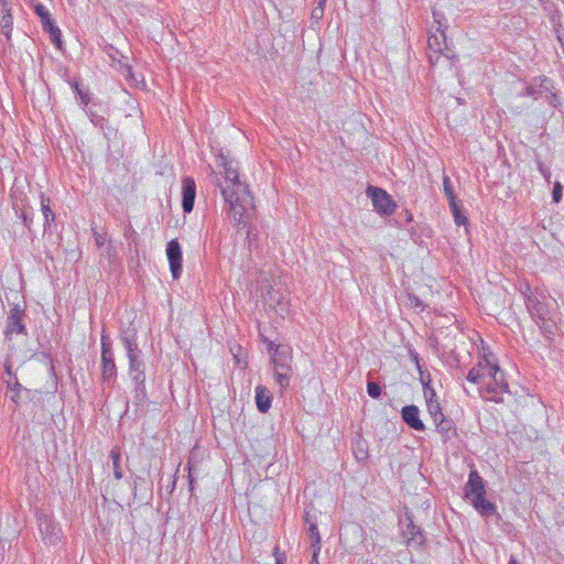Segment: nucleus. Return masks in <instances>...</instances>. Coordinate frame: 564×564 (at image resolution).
Wrapping results in <instances>:
<instances>
[{
	"label": "nucleus",
	"mask_w": 564,
	"mask_h": 564,
	"mask_svg": "<svg viewBox=\"0 0 564 564\" xmlns=\"http://www.w3.org/2000/svg\"><path fill=\"white\" fill-rule=\"evenodd\" d=\"M217 166L223 167V172L213 171V174L225 200L226 213L235 225L245 227L254 213L253 196L248 185L240 181L237 163L232 159L220 153Z\"/></svg>",
	"instance_id": "f257e3e1"
},
{
	"label": "nucleus",
	"mask_w": 564,
	"mask_h": 564,
	"mask_svg": "<svg viewBox=\"0 0 564 564\" xmlns=\"http://www.w3.org/2000/svg\"><path fill=\"white\" fill-rule=\"evenodd\" d=\"M434 23L437 24L436 32L431 33L427 39V56L433 67L442 66L452 69L454 65V51L448 46L445 36V28L442 23V13L433 12Z\"/></svg>",
	"instance_id": "f03ea898"
},
{
	"label": "nucleus",
	"mask_w": 564,
	"mask_h": 564,
	"mask_svg": "<svg viewBox=\"0 0 564 564\" xmlns=\"http://www.w3.org/2000/svg\"><path fill=\"white\" fill-rule=\"evenodd\" d=\"M486 490L482 478L476 470H471L467 484L465 485L464 496L473 507L484 517L494 514V503L485 499Z\"/></svg>",
	"instance_id": "7ed1b4c3"
},
{
	"label": "nucleus",
	"mask_w": 564,
	"mask_h": 564,
	"mask_svg": "<svg viewBox=\"0 0 564 564\" xmlns=\"http://www.w3.org/2000/svg\"><path fill=\"white\" fill-rule=\"evenodd\" d=\"M467 380L478 386L477 391L484 400H494V364L486 355L484 361H479L476 367L469 370Z\"/></svg>",
	"instance_id": "20e7f679"
},
{
	"label": "nucleus",
	"mask_w": 564,
	"mask_h": 564,
	"mask_svg": "<svg viewBox=\"0 0 564 564\" xmlns=\"http://www.w3.org/2000/svg\"><path fill=\"white\" fill-rule=\"evenodd\" d=\"M101 356H100V370L101 380L104 383H113L117 379V366L115 362V355L112 350V343L105 330L101 333Z\"/></svg>",
	"instance_id": "39448f33"
},
{
	"label": "nucleus",
	"mask_w": 564,
	"mask_h": 564,
	"mask_svg": "<svg viewBox=\"0 0 564 564\" xmlns=\"http://www.w3.org/2000/svg\"><path fill=\"white\" fill-rule=\"evenodd\" d=\"M401 535L408 547L419 549L425 544V532L416 525L413 521V516L410 512L404 513V518L400 519Z\"/></svg>",
	"instance_id": "423d86ee"
},
{
	"label": "nucleus",
	"mask_w": 564,
	"mask_h": 564,
	"mask_svg": "<svg viewBox=\"0 0 564 564\" xmlns=\"http://www.w3.org/2000/svg\"><path fill=\"white\" fill-rule=\"evenodd\" d=\"M145 364L142 357H131L129 359V377L134 383V399L138 402H144L147 399L145 389Z\"/></svg>",
	"instance_id": "0eeeda50"
},
{
	"label": "nucleus",
	"mask_w": 564,
	"mask_h": 564,
	"mask_svg": "<svg viewBox=\"0 0 564 564\" xmlns=\"http://www.w3.org/2000/svg\"><path fill=\"white\" fill-rule=\"evenodd\" d=\"M367 195L371 198L375 210L382 216L393 215L397 204L392 197L382 188L368 186Z\"/></svg>",
	"instance_id": "6e6552de"
},
{
	"label": "nucleus",
	"mask_w": 564,
	"mask_h": 564,
	"mask_svg": "<svg viewBox=\"0 0 564 564\" xmlns=\"http://www.w3.org/2000/svg\"><path fill=\"white\" fill-rule=\"evenodd\" d=\"M25 310L20 304H15L7 316V326L4 329L6 338L10 339L13 334H26V326L23 322Z\"/></svg>",
	"instance_id": "1a4fd4ad"
},
{
	"label": "nucleus",
	"mask_w": 564,
	"mask_h": 564,
	"mask_svg": "<svg viewBox=\"0 0 564 564\" xmlns=\"http://www.w3.org/2000/svg\"><path fill=\"white\" fill-rule=\"evenodd\" d=\"M166 257L170 264V270L174 280L181 276L183 270V253L177 239H172L166 246Z\"/></svg>",
	"instance_id": "9d476101"
},
{
	"label": "nucleus",
	"mask_w": 564,
	"mask_h": 564,
	"mask_svg": "<svg viewBox=\"0 0 564 564\" xmlns=\"http://www.w3.org/2000/svg\"><path fill=\"white\" fill-rule=\"evenodd\" d=\"M196 197V184L193 177L186 176L182 181V208L189 214L194 208Z\"/></svg>",
	"instance_id": "9b49d317"
},
{
	"label": "nucleus",
	"mask_w": 564,
	"mask_h": 564,
	"mask_svg": "<svg viewBox=\"0 0 564 564\" xmlns=\"http://www.w3.org/2000/svg\"><path fill=\"white\" fill-rule=\"evenodd\" d=\"M420 411L416 405H405L401 410V417L403 422L411 429L422 432L425 430V425L419 416Z\"/></svg>",
	"instance_id": "f8f14e48"
},
{
	"label": "nucleus",
	"mask_w": 564,
	"mask_h": 564,
	"mask_svg": "<svg viewBox=\"0 0 564 564\" xmlns=\"http://www.w3.org/2000/svg\"><path fill=\"white\" fill-rule=\"evenodd\" d=\"M93 236L95 238V242L100 252V256L107 258L109 261H112V259L116 257V249L111 242L108 241L107 234H100L94 230Z\"/></svg>",
	"instance_id": "ddd939ff"
},
{
	"label": "nucleus",
	"mask_w": 564,
	"mask_h": 564,
	"mask_svg": "<svg viewBox=\"0 0 564 564\" xmlns=\"http://www.w3.org/2000/svg\"><path fill=\"white\" fill-rule=\"evenodd\" d=\"M525 305L535 322L539 319H545V316L550 314L546 305L540 302L534 295L528 296Z\"/></svg>",
	"instance_id": "4468645a"
},
{
	"label": "nucleus",
	"mask_w": 564,
	"mask_h": 564,
	"mask_svg": "<svg viewBox=\"0 0 564 564\" xmlns=\"http://www.w3.org/2000/svg\"><path fill=\"white\" fill-rule=\"evenodd\" d=\"M272 402V395L264 386H258L256 388V404L257 409L261 413L268 412V410L271 408Z\"/></svg>",
	"instance_id": "2eb2a0df"
},
{
	"label": "nucleus",
	"mask_w": 564,
	"mask_h": 564,
	"mask_svg": "<svg viewBox=\"0 0 564 564\" xmlns=\"http://www.w3.org/2000/svg\"><path fill=\"white\" fill-rule=\"evenodd\" d=\"M436 426V431L442 435L443 441L446 442L456 435V429L454 426V422L442 416L437 421H434Z\"/></svg>",
	"instance_id": "dca6fc26"
},
{
	"label": "nucleus",
	"mask_w": 564,
	"mask_h": 564,
	"mask_svg": "<svg viewBox=\"0 0 564 564\" xmlns=\"http://www.w3.org/2000/svg\"><path fill=\"white\" fill-rule=\"evenodd\" d=\"M424 394L426 398L427 412L433 421H437L440 417L444 416L440 402L434 399L436 397L435 391L429 388V390H425Z\"/></svg>",
	"instance_id": "f3484780"
},
{
	"label": "nucleus",
	"mask_w": 564,
	"mask_h": 564,
	"mask_svg": "<svg viewBox=\"0 0 564 564\" xmlns=\"http://www.w3.org/2000/svg\"><path fill=\"white\" fill-rule=\"evenodd\" d=\"M305 522L308 524L307 534L311 541V549L321 547V535L317 523L312 520L310 512H305Z\"/></svg>",
	"instance_id": "a211bd4d"
},
{
	"label": "nucleus",
	"mask_w": 564,
	"mask_h": 564,
	"mask_svg": "<svg viewBox=\"0 0 564 564\" xmlns=\"http://www.w3.org/2000/svg\"><path fill=\"white\" fill-rule=\"evenodd\" d=\"M121 341L127 350L128 359H131V357H142V351L138 346L134 335L126 334L121 337Z\"/></svg>",
	"instance_id": "6ab92c4d"
},
{
	"label": "nucleus",
	"mask_w": 564,
	"mask_h": 564,
	"mask_svg": "<svg viewBox=\"0 0 564 564\" xmlns=\"http://www.w3.org/2000/svg\"><path fill=\"white\" fill-rule=\"evenodd\" d=\"M50 203V198L44 194H41V209L44 217V231L48 230L51 228V224L55 220V215L51 209Z\"/></svg>",
	"instance_id": "aec40b11"
},
{
	"label": "nucleus",
	"mask_w": 564,
	"mask_h": 564,
	"mask_svg": "<svg viewBox=\"0 0 564 564\" xmlns=\"http://www.w3.org/2000/svg\"><path fill=\"white\" fill-rule=\"evenodd\" d=\"M274 372H292L291 357L284 354H276L272 358Z\"/></svg>",
	"instance_id": "412c9836"
},
{
	"label": "nucleus",
	"mask_w": 564,
	"mask_h": 564,
	"mask_svg": "<svg viewBox=\"0 0 564 564\" xmlns=\"http://www.w3.org/2000/svg\"><path fill=\"white\" fill-rule=\"evenodd\" d=\"M109 457L112 462L113 476L117 480L123 477L121 469V449L118 446L111 448Z\"/></svg>",
	"instance_id": "4be33fe9"
},
{
	"label": "nucleus",
	"mask_w": 564,
	"mask_h": 564,
	"mask_svg": "<svg viewBox=\"0 0 564 564\" xmlns=\"http://www.w3.org/2000/svg\"><path fill=\"white\" fill-rule=\"evenodd\" d=\"M451 212L454 216L455 224L457 226L466 225L467 224V217L463 213V205L460 200L457 198L454 200L448 202Z\"/></svg>",
	"instance_id": "5701e85b"
},
{
	"label": "nucleus",
	"mask_w": 564,
	"mask_h": 564,
	"mask_svg": "<svg viewBox=\"0 0 564 564\" xmlns=\"http://www.w3.org/2000/svg\"><path fill=\"white\" fill-rule=\"evenodd\" d=\"M40 531L48 539L50 542H55L59 539V529L53 525L47 519L40 523Z\"/></svg>",
	"instance_id": "b1692460"
},
{
	"label": "nucleus",
	"mask_w": 564,
	"mask_h": 564,
	"mask_svg": "<svg viewBox=\"0 0 564 564\" xmlns=\"http://www.w3.org/2000/svg\"><path fill=\"white\" fill-rule=\"evenodd\" d=\"M6 383H7V388L8 390L11 391V395H10V399L15 403L18 404L19 403V400H20V397H21V393L23 391H26V389H24L20 382L18 381V378L14 376L13 380L12 379H7L6 380Z\"/></svg>",
	"instance_id": "393cba45"
},
{
	"label": "nucleus",
	"mask_w": 564,
	"mask_h": 564,
	"mask_svg": "<svg viewBox=\"0 0 564 564\" xmlns=\"http://www.w3.org/2000/svg\"><path fill=\"white\" fill-rule=\"evenodd\" d=\"M13 18L11 14V9H6L4 14L1 18L0 31L9 41L11 39Z\"/></svg>",
	"instance_id": "a878e982"
},
{
	"label": "nucleus",
	"mask_w": 564,
	"mask_h": 564,
	"mask_svg": "<svg viewBox=\"0 0 564 564\" xmlns=\"http://www.w3.org/2000/svg\"><path fill=\"white\" fill-rule=\"evenodd\" d=\"M495 370H496V404H497V403L503 401L501 398H498V394L501 392H508L510 394V391L508 390V384L506 382H503V373L500 371V368L497 364H496Z\"/></svg>",
	"instance_id": "bb28decb"
},
{
	"label": "nucleus",
	"mask_w": 564,
	"mask_h": 564,
	"mask_svg": "<svg viewBox=\"0 0 564 564\" xmlns=\"http://www.w3.org/2000/svg\"><path fill=\"white\" fill-rule=\"evenodd\" d=\"M34 12L41 19L43 29L54 22V20L51 18L50 11L47 10V8L44 4L36 3L34 6Z\"/></svg>",
	"instance_id": "cd10ccee"
},
{
	"label": "nucleus",
	"mask_w": 564,
	"mask_h": 564,
	"mask_svg": "<svg viewBox=\"0 0 564 564\" xmlns=\"http://www.w3.org/2000/svg\"><path fill=\"white\" fill-rule=\"evenodd\" d=\"M46 33L50 34L51 41L54 43L55 47L61 50L62 48V32L58 26L55 25L53 22L52 24L45 26L43 29Z\"/></svg>",
	"instance_id": "c85d7f7f"
},
{
	"label": "nucleus",
	"mask_w": 564,
	"mask_h": 564,
	"mask_svg": "<svg viewBox=\"0 0 564 564\" xmlns=\"http://www.w3.org/2000/svg\"><path fill=\"white\" fill-rule=\"evenodd\" d=\"M72 87L74 88L76 95L78 96L80 104L84 106L85 109L89 108L90 102V94L88 90H83L78 83L72 84Z\"/></svg>",
	"instance_id": "c756f323"
},
{
	"label": "nucleus",
	"mask_w": 564,
	"mask_h": 564,
	"mask_svg": "<svg viewBox=\"0 0 564 564\" xmlns=\"http://www.w3.org/2000/svg\"><path fill=\"white\" fill-rule=\"evenodd\" d=\"M195 471H196L195 464L189 458L188 463H187V478H188V489L191 491V496L194 495V490H195V481H196V478L194 476Z\"/></svg>",
	"instance_id": "7c9ffc66"
},
{
	"label": "nucleus",
	"mask_w": 564,
	"mask_h": 564,
	"mask_svg": "<svg viewBox=\"0 0 564 564\" xmlns=\"http://www.w3.org/2000/svg\"><path fill=\"white\" fill-rule=\"evenodd\" d=\"M443 187H444L445 196L448 202L457 198L454 193V188L452 186V181H451L449 176L446 174L443 175Z\"/></svg>",
	"instance_id": "2f4dec72"
},
{
	"label": "nucleus",
	"mask_w": 564,
	"mask_h": 564,
	"mask_svg": "<svg viewBox=\"0 0 564 564\" xmlns=\"http://www.w3.org/2000/svg\"><path fill=\"white\" fill-rule=\"evenodd\" d=\"M85 112L86 115L89 117L91 123L96 127H100L102 128V124L105 122V117L101 116V115H98L94 109L93 107H89L87 109H85Z\"/></svg>",
	"instance_id": "473e14b6"
},
{
	"label": "nucleus",
	"mask_w": 564,
	"mask_h": 564,
	"mask_svg": "<svg viewBox=\"0 0 564 564\" xmlns=\"http://www.w3.org/2000/svg\"><path fill=\"white\" fill-rule=\"evenodd\" d=\"M536 323L540 325V328L544 334H553L556 328L555 323L550 318V316H545V319H539Z\"/></svg>",
	"instance_id": "72a5a7b5"
},
{
	"label": "nucleus",
	"mask_w": 564,
	"mask_h": 564,
	"mask_svg": "<svg viewBox=\"0 0 564 564\" xmlns=\"http://www.w3.org/2000/svg\"><path fill=\"white\" fill-rule=\"evenodd\" d=\"M292 372H274L275 381L281 389H285L290 384Z\"/></svg>",
	"instance_id": "f704fd0d"
},
{
	"label": "nucleus",
	"mask_w": 564,
	"mask_h": 564,
	"mask_svg": "<svg viewBox=\"0 0 564 564\" xmlns=\"http://www.w3.org/2000/svg\"><path fill=\"white\" fill-rule=\"evenodd\" d=\"M367 392L371 398L378 399L381 395V387L375 381H368Z\"/></svg>",
	"instance_id": "c9c22d12"
},
{
	"label": "nucleus",
	"mask_w": 564,
	"mask_h": 564,
	"mask_svg": "<svg viewBox=\"0 0 564 564\" xmlns=\"http://www.w3.org/2000/svg\"><path fill=\"white\" fill-rule=\"evenodd\" d=\"M563 197V186L560 182H555L552 191V199L554 203H560Z\"/></svg>",
	"instance_id": "e433bc0d"
},
{
	"label": "nucleus",
	"mask_w": 564,
	"mask_h": 564,
	"mask_svg": "<svg viewBox=\"0 0 564 564\" xmlns=\"http://www.w3.org/2000/svg\"><path fill=\"white\" fill-rule=\"evenodd\" d=\"M19 217L22 219L23 225L31 230V224L33 221L32 213L28 210H21Z\"/></svg>",
	"instance_id": "4c0bfd02"
},
{
	"label": "nucleus",
	"mask_w": 564,
	"mask_h": 564,
	"mask_svg": "<svg viewBox=\"0 0 564 564\" xmlns=\"http://www.w3.org/2000/svg\"><path fill=\"white\" fill-rule=\"evenodd\" d=\"M538 169H539L540 173L544 176L546 182L550 183V178H551V171H550V169L546 167L543 162H539L538 163Z\"/></svg>",
	"instance_id": "58836bf2"
},
{
	"label": "nucleus",
	"mask_w": 564,
	"mask_h": 564,
	"mask_svg": "<svg viewBox=\"0 0 564 564\" xmlns=\"http://www.w3.org/2000/svg\"><path fill=\"white\" fill-rule=\"evenodd\" d=\"M312 19H315V20H321L324 15V6H319L317 4L313 10H312Z\"/></svg>",
	"instance_id": "ea45409f"
},
{
	"label": "nucleus",
	"mask_w": 564,
	"mask_h": 564,
	"mask_svg": "<svg viewBox=\"0 0 564 564\" xmlns=\"http://www.w3.org/2000/svg\"><path fill=\"white\" fill-rule=\"evenodd\" d=\"M273 554H274V557H275V564H285L286 555H285L284 552L281 553L279 551V547H275Z\"/></svg>",
	"instance_id": "a19ab883"
},
{
	"label": "nucleus",
	"mask_w": 564,
	"mask_h": 564,
	"mask_svg": "<svg viewBox=\"0 0 564 564\" xmlns=\"http://www.w3.org/2000/svg\"><path fill=\"white\" fill-rule=\"evenodd\" d=\"M546 99L549 104L555 108L558 107L561 104L560 97L554 93H550L549 95H546Z\"/></svg>",
	"instance_id": "79ce46f5"
},
{
	"label": "nucleus",
	"mask_w": 564,
	"mask_h": 564,
	"mask_svg": "<svg viewBox=\"0 0 564 564\" xmlns=\"http://www.w3.org/2000/svg\"><path fill=\"white\" fill-rule=\"evenodd\" d=\"M362 442H358V451L355 452V456L358 460H362L367 458V451L362 448Z\"/></svg>",
	"instance_id": "37998d69"
},
{
	"label": "nucleus",
	"mask_w": 564,
	"mask_h": 564,
	"mask_svg": "<svg viewBox=\"0 0 564 564\" xmlns=\"http://www.w3.org/2000/svg\"><path fill=\"white\" fill-rule=\"evenodd\" d=\"M312 550V561L311 564H319L318 562V554L321 551V547L311 549Z\"/></svg>",
	"instance_id": "c03bdc74"
},
{
	"label": "nucleus",
	"mask_w": 564,
	"mask_h": 564,
	"mask_svg": "<svg viewBox=\"0 0 564 564\" xmlns=\"http://www.w3.org/2000/svg\"><path fill=\"white\" fill-rule=\"evenodd\" d=\"M135 235V231L134 229L132 228L131 225H128L126 228H124V237L130 239L132 236Z\"/></svg>",
	"instance_id": "a18cd8bd"
},
{
	"label": "nucleus",
	"mask_w": 564,
	"mask_h": 564,
	"mask_svg": "<svg viewBox=\"0 0 564 564\" xmlns=\"http://www.w3.org/2000/svg\"><path fill=\"white\" fill-rule=\"evenodd\" d=\"M551 85V80L546 77L542 79L541 87H544L546 90H549V86Z\"/></svg>",
	"instance_id": "49530a36"
},
{
	"label": "nucleus",
	"mask_w": 564,
	"mask_h": 564,
	"mask_svg": "<svg viewBox=\"0 0 564 564\" xmlns=\"http://www.w3.org/2000/svg\"><path fill=\"white\" fill-rule=\"evenodd\" d=\"M6 373L8 375V379H12L14 378V376L12 375V371H11V366L10 365H6Z\"/></svg>",
	"instance_id": "de8ad7c7"
},
{
	"label": "nucleus",
	"mask_w": 564,
	"mask_h": 564,
	"mask_svg": "<svg viewBox=\"0 0 564 564\" xmlns=\"http://www.w3.org/2000/svg\"><path fill=\"white\" fill-rule=\"evenodd\" d=\"M247 238L249 239V241L251 242L252 239L254 238V235L252 234V230L251 229H248L247 231Z\"/></svg>",
	"instance_id": "09e8293b"
},
{
	"label": "nucleus",
	"mask_w": 564,
	"mask_h": 564,
	"mask_svg": "<svg viewBox=\"0 0 564 564\" xmlns=\"http://www.w3.org/2000/svg\"><path fill=\"white\" fill-rule=\"evenodd\" d=\"M0 4L3 7V11H4V12H6V9H9V8H8L7 0H0Z\"/></svg>",
	"instance_id": "8fccbe9b"
},
{
	"label": "nucleus",
	"mask_w": 564,
	"mask_h": 564,
	"mask_svg": "<svg viewBox=\"0 0 564 564\" xmlns=\"http://www.w3.org/2000/svg\"><path fill=\"white\" fill-rule=\"evenodd\" d=\"M509 564H519L514 556H511L509 560Z\"/></svg>",
	"instance_id": "3c124183"
},
{
	"label": "nucleus",
	"mask_w": 564,
	"mask_h": 564,
	"mask_svg": "<svg viewBox=\"0 0 564 564\" xmlns=\"http://www.w3.org/2000/svg\"><path fill=\"white\" fill-rule=\"evenodd\" d=\"M405 218H406V221H411L412 215L409 212H406Z\"/></svg>",
	"instance_id": "603ef678"
},
{
	"label": "nucleus",
	"mask_w": 564,
	"mask_h": 564,
	"mask_svg": "<svg viewBox=\"0 0 564 564\" xmlns=\"http://www.w3.org/2000/svg\"><path fill=\"white\" fill-rule=\"evenodd\" d=\"M326 0H317V4L325 6Z\"/></svg>",
	"instance_id": "864d4df0"
},
{
	"label": "nucleus",
	"mask_w": 564,
	"mask_h": 564,
	"mask_svg": "<svg viewBox=\"0 0 564 564\" xmlns=\"http://www.w3.org/2000/svg\"><path fill=\"white\" fill-rule=\"evenodd\" d=\"M175 486H176V477H174V479H173V487H172V489H174Z\"/></svg>",
	"instance_id": "5fc2aeb1"
},
{
	"label": "nucleus",
	"mask_w": 564,
	"mask_h": 564,
	"mask_svg": "<svg viewBox=\"0 0 564 564\" xmlns=\"http://www.w3.org/2000/svg\"><path fill=\"white\" fill-rule=\"evenodd\" d=\"M528 94H529V95H532V94H533V89L528 88Z\"/></svg>",
	"instance_id": "6e6d98bb"
},
{
	"label": "nucleus",
	"mask_w": 564,
	"mask_h": 564,
	"mask_svg": "<svg viewBox=\"0 0 564 564\" xmlns=\"http://www.w3.org/2000/svg\"><path fill=\"white\" fill-rule=\"evenodd\" d=\"M414 359H415V361L419 364V356H417V355L415 356V358H414ZM417 367L420 368V366H419V365H417Z\"/></svg>",
	"instance_id": "4d7b16f0"
}]
</instances>
